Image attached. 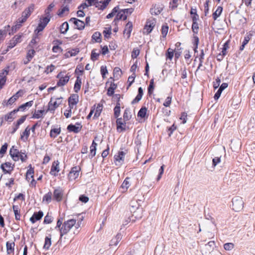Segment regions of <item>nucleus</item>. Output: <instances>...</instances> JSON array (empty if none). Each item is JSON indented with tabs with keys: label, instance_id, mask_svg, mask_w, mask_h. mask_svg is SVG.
Instances as JSON below:
<instances>
[{
	"label": "nucleus",
	"instance_id": "50",
	"mask_svg": "<svg viewBox=\"0 0 255 255\" xmlns=\"http://www.w3.org/2000/svg\"><path fill=\"white\" fill-rule=\"evenodd\" d=\"M119 9V7L118 6L115 7L113 9L112 12L107 15V18L109 19L113 17L116 14V13L118 12Z\"/></svg>",
	"mask_w": 255,
	"mask_h": 255
},
{
	"label": "nucleus",
	"instance_id": "40",
	"mask_svg": "<svg viewBox=\"0 0 255 255\" xmlns=\"http://www.w3.org/2000/svg\"><path fill=\"white\" fill-rule=\"evenodd\" d=\"M17 112V110H16V109H14L9 113H8L7 115L5 117V120L6 121H9L11 122L13 119V116Z\"/></svg>",
	"mask_w": 255,
	"mask_h": 255
},
{
	"label": "nucleus",
	"instance_id": "3",
	"mask_svg": "<svg viewBox=\"0 0 255 255\" xmlns=\"http://www.w3.org/2000/svg\"><path fill=\"white\" fill-rule=\"evenodd\" d=\"M61 97L57 98L55 99V101H53V98H51L48 103V108L46 112L50 111L51 113H54L55 110L61 104Z\"/></svg>",
	"mask_w": 255,
	"mask_h": 255
},
{
	"label": "nucleus",
	"instance_id": "16",
	"mask_svg": "<svg viewBox=\"0 0 255 255\" xmlns=\"http://www.w3.org/2000/svg\"><path fill=\"white\" fill-rule=\"evenodd\" d=\"M43 216V213L41 211L38 212H34L32 217L30 218V221L32 223H34L36 221L40 220Z\"/></svg>",
	"mask_w": 255,
	"mask_h": 255
},
{
	"label": "nucleus",
	"instance_id": "46",
	"mask_svg": "<svg viewBox=\"0 0 255 255\" xmlns=\"http://www.w3.org/2000/svg\"><path fill=\"white\" fill-rule=\"evenodd\" d=\"M50 18L46 16H42L40 18L39 23H41L42 25H44L45 27L50 20Z\"/></svg>",
	"mask_w": 255,
	"mask_h": 255
},
{
	"label": "nucleus",
	"instance_id": "11",
	"mask_svg": "<svg viewBox=\"0 0 255 255\" xmlns=\"http://www.w3.org/2000/svg\"><path fill=\"white\" fill-rule=\"evenodd\" d=\"M63 196V190L59 187L55 189L53 192V198L57 202H60L62 200Z\"/></svg>",
	"mask_w": 255,
	"mask_h": 255
},
{
	"label": "nucleus",
	"instance_id": "60",
	"mask_svg": "<svg viewBox=\"0 0 255 255\" xmlns=\"http://www.w3.org/2000/svg\"><path fill=\"white\" fill-rule=\"evenodd\" d=\"M198 23L197 22H193L192 25V30L194 33L197 34L198 32Z\"/></svg>",
	"mask_w": 255,
	"mask_h": 255
},
{
	"label": "nucleus",
	"instance_id": "58",
	"mask_svg": "<svg viewBox=\"0 0 255 255\" xmlns=\"http://www.w3.org/2000/svg\"><path fill=\"white\" fill-rule=\"evenodd\" d=\"M35 53V51L34 49H30L28 51L26 57L28 59H29L30 60L33 58Z\"/></svg>",
	"mask_w": 255,
	"mask_h": 255
},
{
	"label": "nucleus",
	"instance_id": "37",
	"mask_svg": "<svg viewBox=\"0 0 255 255\" xmlns=\"http://www.w3.org/2000/svg\"><path fill=\"white\" fill-rule=\"evenodd\" d=\"M12 208L14 213L15 219L16 220H19L20 219V214L18 206L13 205Z\"/></svg>",
	"mask_w": 255,
	"mask_h": 255
},
{
	"label": "nucleus",
	"instance_id": "5",
	"mask_svg": "<svg viewBox=\"0 0 255 255\" xmlns=\"http://www.w3.org/2000/svg\"><path fill=\"white\" fill-rule=\"evenodd\" d=\"M22 34H18L13 37V38L10 40L8 45L7 46V49L2 54L6 53L9 50L14 47L18 43L21 41V38L22 37Z\"/></svg>",
	"mask_w": 255,
	"mask_h": 255
},
{
	"label": "nucleus",
	"instance_id": "41",
	"mask_svg": "<svg viewBox=\"0 0 255 255\" xmlns=\"http://www.w3.org/2000/svg\"><path fill=\"white\" fill-rule=\"evenodd\" d=\"M94 5L99 9L101 10H103L107 6L104 2H102L101 1H99V0L95 1Z\"/></svg>",
	"mask_w": 255,
	"mask_h": 255
},
{
	"label": "nucleus",
	"instance_id": "31",
	"mask_svg": "<svg viewBox=\"0 0 255 255\" xmlns=\"http://www.w3.org/2000/svg\"><path fill=\"white\" fill-rule=\"evenodd\" d=\"M127 18V16L125 15V13L124 11H123L122 10L118 11L116 18L114 19V21H116V20H119L122 19H123V20H126Z\"/></svg>",
	"mask_w": 255,
	"mask_h": 255
},
{
	"label": "nucleus",
	"instance_id": "1",
	"mask_svg": "<svg viewBox=\"0 0 255 255\" xmlns=\"http://www.w3.org/2000/svg\"><path fill=\"white\" fill-rule=\"evenodd\" d=\"M76 221V219H71L64 222L60 229V239H61L64 235L67 234L73 226H75L76 228L79 227V222H78L77 223Z\"/></svg>",
	"mask_w": 255,
	"mask_h": 255
},
{
	"label": "nucleus",
	"instance_id": "2",
	"mask_svg": "<svg viewBox=\"0 0 255 255\" xmlns=\"http://www.w3.org/2000/svg\"><path fill=\"white\" fill-rule=\"evenodd\" d=\"M233 209L236 212L242 210L244 207V202L242 197L236 196L232 199Z\"/></svg>",
	"mask_w": 255,
	"mask_h": 255
},
{
	"label": "nucleus",
	"instance_id": "59",
	"mask_svg": "<svg viewBox=\"0 0 255 255\" xmlns=\"http://www.w3.org/2000/svg\"><path fill=\"white\" fill-rule=\"evenodd\" d=\"M22 23L18 22L17 20V23L15 25L13 26L11 28V33L13 34V33L15 32L18 29H19L21 26Z\"/></svg>",
	"mask_w": 255,
	"mask_h": 255
},
{
	"label": "nucleus",
	"instance_id": "38",
	"mask_svg": "<svg viewBox=\"0 0 255 255\" xmlns=\"http://www.w3.org/2000/svg\"><path fill=\"white\" fill-rule=\"evenodd\" d=\"M130 179L129 177H127L125 180L124 181L123 184L121 185V188L125 190L124 191H126L127 190L128 188L130 186V183L129 181V180Z\"/></svg>",
	"mask_w": 255,
	"mask_h": 255
},
{
	"label": "nucleus",
	"instance_id": "17",
	"mask_svg": "<svg viewBox=\"0 0 255 255\" xmlns=\"http://www.w3.org/2000/svg\"><path fill=\"white\" fill-rule=\"evenodd\" d=\"M59 162L58 160L55 161L53 162L51 168L50 170V174L54 176H56L57 173L59 171Z\"/></svg>",
	"mask_w": 255,
	"mask_h": 255
},
{
	"label": "nucleus",
	"instance_id": "4",
	"mask_svg": "<svg viewBox=\"0 0 255 255\" xmlns=\"http://www.w3.org/2000/svg\"><path fill=\"white\" fill-rule=\"evenodd\" d=\"M34 9V6L31 5L26 8L22 13L21 17L18 19V22L23 23L27 18L30 15Z\"/></svg>",
	"mask_w": 255,
	"mask_h": 255
},
{
	"label": "nucleus",
	"instance_id": "19",
	"mask_svg": "<svg viewBox=\"0 0 255 255\" xmlns=\"http://www.w3.org/2000/svg\"><path fill=\"white\" fill-rule=\"evenodd\" d=\"M97 144L96 143L95 140H93L92 145L90 146V153L89 155L90 158H92L95 156L96 153V147Z\"/></svg>",
	"mask_w": 255,
	"mask_h": 255
},
{
	"label": "nucleus",
	"instance_id": "13",
	"mask_svg": "<svg viewBox=\"0 0 255 255\" xmlns=\"http://www.w3.org/2000/svg\"><path fill=\"white\" fill-rule=\"evenodd\" d=\"M155 25V21L154 19L148 20L144 28V29L146 30L145 32L147 34L150 33Z\"/></svg>",
	"mask_w": 255,
	"mask_h": 255
},
{
	"label": "nucleus",
	"instance_id": "27",
	"mask_svg": "<svg viewBox=\"0 0 255 255\" xmlns=\"http://www.w3.org/2000/svg\"><path fill=\"white\" fill-rule=\"evenodd\" d=\"M81 79L78 76L74 84V90L75 92L78 93L80 91L81 89Z\"/></svg>",
	"mask_w": 255,
	"mask_h": 255
},
{
	"label": "nucleus",
	"instance_id": "56",
	"mask_svg": "<svg viewBox=\"0 0 255 255\" xmlns=\"http://www.w3.org/2000/svg\"><path fill=\"white\" fill-rule=\"evenodd\" d=\"M193 38H194L193 45L194 46V51H195V52H196L197 51V49L198 48V43L199 42V39L197 36L194 35L193 36Z\"/></svg>",
	"mask_w": 255,
	"mask_h": 255
},
{
	"label": "nucleus",
	"instance_id": "55",
	"mask_svg": "<svg viewBox=\"0 0 255 255\" xmlns=\"http://www.w3.org/2000/svg\"><path fill=\"white\" fill-rule=\"evenodd\" d=\"M234 244L232 243H226L224 245V248L226 251H231L234 248Z\"/></svg>",
	"mask_w": 255,
	"mask_h": 255
},
{
	"label": "nucleus",
	"instance_id": "7",
	"mask_svg": "<svg viewBox=\"0 0 255 255\" xmlns=\"http://www.w3.org/2000/svg\"><path fill=\"white\" fill-rule=\"evenodd\" d=\"M34 169L31 166L30 168L27 171L26 173V179L29 181L32 179L30 182V185L32 186H35L36 183V181L33 178Z\"/></svg>",
	"mask_w": 255,
	"mask_h": 255
},
{
	"label": "nucleus",
	"instance_id": "15",
	"mask_svg": "<svg viewBox=\"0 0 255 255\" xmlns=\"http://www.w3.org/2000/svg\"><path fill=\"white\" fill-rule=\"evenodd\" d=\"M126 121H123V119L121 118H118L116 121L117 124V129L118 131L121 132L126 130Z\"/></svg>",
	"mask_w": 255,
	"mask_h": 255
},
{
	"label": "nucleus",
	"instance_id": "47",
	"mask_svg": "<svg viewBox=\"0 0 255 255\" xmlns=\"http://www.w3.org/2000/svg\"><path fill=\"white\" fill-rule=\"evenodd\" d=\"M223 8L221 6L218 7L216 10L213 13V17L214 20L217 19V18L221 15Z\"/></svg>",
	"mask_w": 255,
	"mask_h": 255
},
{
	"label": "nucleus",
	"instance_id": "8",
	"mask_svg": "<svg viewBox=\"0 0 255 255\" xmlns=\"http://www.w3.org/2000/svg\"><path fill=\"white\" fill-rule=\"evenodd\" d=\"M69 21L70 23L74 24L76 26V28L79 30H82L85 28V24L84 22L76 18H71Z\"/></svg>",
	"mask_w": 255,
	"mask_h": 255
},
{
	"label": "nucleus",
	"instance_id": "25",
	"mask_svg": "<svg viewBox=\"0 0 255 255\" xmlns=\"http://www.w3.org/2000/svg\"><path fill=\"white\" fill-rule=\"evenodd\" d=\"M101 53V51L96 49L92 50L91 55V59L93 61H95L98 59L99 56Z\"/></svg>",
	"mask_w": 255,
	"mask_h": 255
},
{
	"label": "nucleus",
	"instance_id": "24",
	"mask_svg": "<svg viewBox=\"0 0 255 255\" xmlns=\"http://www.w3.org/2000/svg\"><path fill=\"white\" fill-rule=\"evenodd\" d=\"M69 78V76H65V77H61L57 83V86L61 87L65 85L68 82Z\"/></svg>",
	"mask_w": 255,
	"mask_h": 255
},
{
	"label": "nucleus",
	"instance_id": "57",
	"mask_svg": "<svg viewBox=\"0 0 255 255\" xmlns=\"http://www.w3.org/2000/svg\"><path fill=\"white\" fill-rule=\"evenodd\" d=\"M122 74V70L119 67H115L114 69V76L115 77L118 78Z\"/></svg>",
	"mask_w": 255,
	"mask_h": 255
},
{
	"label": "nucleus",
	"instance_id": "33",
	"mask_svg": "<svg viewBox=\"0 0 255 255\" xmlns=\"http://www.w3.org/2000/svg\"><path fill=\"white\" fill-rule=\"evenodd\" d=\"M102 109L103 106L102 105H100V104H98L95 110V114L93 117V119H97L100 116L102 112Z\"/></svg>",
	"mask_w": 255,
	"mask_h": 255
},
{
	"label": "nucleus",
	"instance_id": "35",
	"mask_svg": "<svg viewBox=\"0 0 255 255\" xmlns=\"http://www.w3.org/2000/svg\"><path fill=\"white\" fill-rule=\"evenodd\" d=\"M117 86L114 83H111L110 87L108 89L107 95L109 96H112L114 93V90L117 88Z\"/></svg>",
	"mask_w": 255,
	"mask_h": 255
},
{
	"label": "nucleus",
	"instance_id": "51",
	"mask_svg": "<svg viewBox=\"0 0 255 255\" xmlns=\"http://www.w3.org/2000/svg\"><path fill=\"white\" fill-rule=\"evenodd\" d=\"M229 41H227L223 45V47L221 52L222 56H224L227 54V50L229 48Z\"/></svg>",
	"mask_w": 255,
	"mask_h": 255
},
{
	"label": "nucleus",
	"instance_id": "53",
	"mask_svg": "<svg viewBox=\"0 0 255 255\" xmlns=\"http://www.w3.org/2000/svg\"><path fill=\"white\" fill-rule=\"evenodd\" d=\"M44 28V25H42L41 23H39L37 28L34 30V34H37L39 35V32L42 31Z\"/></svg>",
	"mask_w": 255,
	"mask_h": 255
},
{
	"label": "nucleus",
	"instance_id": "28",
	"mask_svg": "<svg viewBox=\"0 0 255 255\" xmlns=\"http://www.w3.org/2000/svg\"><path fill=\"white\" fill-rule=\"evenodd\" d=\"M15 244L14 242H7L6 244V250L8 254H10L14 252Z\"/></svg>",
	"mask_w": 255,
	"mask_h": 255
},
{
	"label": "nucleus",
	"instance_id": "52",
	"mask_svg": "<svg viewBox=\"0 0 255 255\" xmlns=\"http://www.w3.org/2000/svg\"><path fill=\"white\" fill-rule=\"evenodd\" d=\"M53 219V217L51 216V215H49V213H47L44 218L43 223L46 224H50L52 222Z\"/></svg>",
	"mask_w": 255,
	"mask_h": 255
},
{
	"label": "nucleus",
	"instance_id": "42",
	"mask_svg": "<svg viewBox=\"0 0 255 255\" xmlns=\"http://www.w3.org/2000/svg\"><path fill=\"white\" fill-rule=\"evenodd\" d=\"M51 245V236L50 237H46L45 238V243L43 246L44 249L46 250L49 249Z\"/></svg>",
	"mask_w": 255,
	"mask_h": 255
},
{
	"label": "nucleus",
	"instance_id": "26",
	"mask_svg": "<svg viewBox=\"0 0 255 255\" xmlns=\"http://www.w3.org/2000/svg\"><path fill=\"white\" fill-rule=\"evenodd\" d=\"M79 101V97L77 94H73L68 99V103L76 105Z\"/></svg>",
	"mask_w": 255,
	"mask_h": 255
},
{
	"label": "nucleus",
	"instance_id": "9",
	"mask_svg": "<svg viewBox=\"0 0 255 255\" xmlns=\"http://www.w3.org/2000/svg\"><path fill=\"white\" fill-rule=\"evenodd\" d=\"M163 8V4L161 3L155 4L150 9L152 15H158L161 13Z\"/></svg>",
	"mask_w": 255,
	"mask_h": 255
},
{
	"label": "nucleus",
	"instance_id": "61",
	"mask_svg": "<svg viewBox=\"0 0 255 255\" xmlns=\"http://www.w3.org/2000/svg\"><path fill=\"white\" fill-rule=\"evenodd\" d=\"M135 76V74L133 73L130 76L128 77V82L129 83V84L127 87V89H128L134 82Z\"/></svg>",
	"mask_w": 255,
	"mask_h": 255
},
{
	"label": "nucleus",
	"instance_id": "14",
	"mask_svg": "<svg viewBox=\"0 0 255 255\" xmlns=\"http://www.w3.org/2000/svg\"><path fill=\"white\" fill-rule=\"evenodd\" d=\"M0 168L4 174H10L11 172L13 170V167L11 166V164L8 162L1 164L0 165Z\"/></svg>",
	"mask_w": 255,
	"mask_h": 255
},
{
	"label": "nucleus",
	"instance_id": "54",
	"mask_svg": "<svg viewBox=\"0 0 255 255\" xmlns=\"http://www.w3.org/2000/svg\"><path fill=\"white\" fill-rule=\"evenodd\" d=\"M154 80L152 79L150 81V84L148 87V94L150 95L152 93L153 91L154 90Z\"/></svg>",
	"mask_w": 255,
	"mask_h": 255
},
{
	"label": "nucleus",
	"instance_id": "29",
	"mask_svg": "<svg viewBox=\"0 0 255 255\" xmlns=\"http://www.w3.org/2000/svg\"><path fill=\"white\" fill-rule=\"evenodd\" d=\"M33 102L32 101L26 102V103L20 106L18 109H16V110H17V112L19 111H23L26 109L27 107H31L33 105Z\"/></svg>",
	"mask_w": 255,
	"mask_h": 255
},
{
	"label": "nucleus",
	"instance_id": "6",
	"mask_svg": "<svg viewBox=\"0 0 255 255\" xmlns=\"http://www.w3.org/2000/svg\"><path fill=\"white\" fill-rule=\"evenodd\" d=\"M81 168L79 166H76L72 167L68 174V178L70 181L75 180L79 175Z\"/></svg>",
	"mask_w": 255,
	"mask_h": 255
},
{
	"label": "nucleus",
	"instance_id": "36",
	"mask_svg": "<svg viewBox=\"0 0 255 255\" xmlns=\"http://www.w3.org/2000/svg\"><path fill=\"white\" fill-rule=\"evenodd\" d=\"M121 104L119 102H117L116 106L114 108V116L116 118H117L119 117V116L120 115L121 113Z\"/></svg>",
	"mask_w": 255,
	"mask_h": 255
},
{
	"label": "nucleus",
	"instance_id": "43",
	"mask_svg": "<svg viewBox=\"0 0 255 255\" xmlns=\"http://www.w3.org/2000/svg\"><path fill=\"white\" fill-rule=\"evenodd\" d=\"M44 112L45 111L43 110L35 111L32 116V118L34 119H39L42 117V115Z\"/></svg>",
	"mask_w": 255,
	"mask_h": 255
},
{
	"label": "nucleus",
	"instance_id": "34",
	"mask_svg": "<svg viewBox=\"0 0 255 255\" xmlns=\"http://www.w3.org/2000/svg\"><path fill=\"white\" fill-rule=\"evenodd\" d=\"M52 196V193L51 192H49L43 197L42 202L49 204L51 201Z\"/></svg>",
	"mask_w": 255,
	"mask_h": 255
},
{
	"label": "nucleus",
	"instance_id": "18",
	"mask_svg": "<svg viewBox=\"0 0 255 255\" xmlns=\"http://www.w3.org/2000/svg\"><path fill=\"white\" fill-rule=\"evenodd\" d=\"M9 154L14 161H17L19 157V151L13 146L9 150Z\"/></svg>",
	"mask_w": 255,
	"mask_h": 255
},
{
	"label": "nucleus",
	"instance_id": "44",
	"mask_svg": "<svg viewBox=\"0 0 255 255\" xmlns=\"http://www.w3.org/2000/svg\"><path fill=\"white\" fill-rule=\"evenodd\" d=\"M101 33L99 32H96L93 34L92 38L96 42H100L101 41Z\"/></svg>",
	"mask_w": 255,
	"mask_h": 255
},
{
	"label": "nucleus",
	"instance_id": "49",
	"mask_svg": "<svg viewBox=\"0 0 255 255\" xmlns=\"http://www.w3.org/2000/svg\"><path fill=\"white\" fill-rule=\"evenodd\" d=\"M168 31V26L167 24L163 25L161 28V33L163 38L166 37Z\"/></svg>",
	"mask_w": 255,
	"mask_h": 255
},
{
	"label": "nucleus",
	"instance_id": "39",
	"mask_svg": "<svg viewBox=\"0 0 255 255\" xmlns=\"http://www.w3.org/2000/svg\"><path fill=\"white\" fill-rule=\"evenodd\" d=\"M69 29V24L67 22H64L60 26V32L63 34H65L67 32Z\"/></svg>",
	"mask_w": 255,
	"mask_h": 255
},
{
	"label": "nucleus",
	"instance_id": "48",
	"mask_svg": "<svg viewBox=\"0 0 255 255\" xmlns=\"http://www.w3.org/2000/svg\"><path fill=\"white\" fill-rule=\"evenodd\" d=\"M131 117V115H130V112L129 110L128 109H126L125 110L124 115H123V118L124 121H128L130 119Z\"/></svg>",
	"mask_w": 255,
	"mask_h": 255
},
{
	"label": "nucleus",
	"instance_id": "22",
	"mask_svg": "<svg viewBox=\"0 0 255 255\" xmlns=\"http://www.w3.org/2000/svg\"><path fill=\"white\" fill-rule=\"evenodd\" d=\"M132 29V24L131 22L129 21L126 25L124 33V34H126L128 35V37H129L130 36Z\"/></svg>",
	"mask_w": 255,
	"mask_h": 255
},
{
	"label": "nucleus",
	"instance_id": "30",
	"mask_svg": "<svg viewBox=\"0 0 255 255\" xmlns=\"http://www.w3.org/2000/svg\"><path fill=\"white\" fill-rule=\"evenodd\" d=\"M60 128H52L50 130V136L51 137L55 138L58 135H59L60 133Z\"/></svg>",
	"mask_w": 255,
	"mask_h": 255
},
{
	"label": "nucleus",
	"instance_id": "12",
	"mask_svg": "<svg viewBox=\"0 0 255 255\" xmlns=\"http://www.w3.org/2000/svg\"><path fill=\"white\" fill-rule=\"evenodd\" d=\"M82 126L79 123H76L75 125L70 124L67 127V130L74 133H78L82 129Z\"/></svg>",
	"mask_w": 255,
	"mask_h": 255
},
{
	"label": "nucleus",
	"instance_id": "23",
	"mask_svg": "<svg viewBox=\"0 0 255 255\" xmlns=\"http://www.w3.org/2000/svg\"><path fill=\"white\" fill-rule=\"evenodd\" d=\"M9 67L7 66L4 69L0 71V80H4L5 82L6 80V76L8 75L9 72Z\"/></svg>",
	"mask_w": 255,
	"mask_h": 255
},
{
	"label": "nucleus",
	"instance_id": "10",
	"mask_svg": "<svg viewBox=\"0 0 255 255\" xmlns=\"http://www.w3.org/2000/svg\"><path fill=\"white\" fill-rule=\"evenodd\" d=\"M126 153L123 151H119L118 154L114 156L115 161L117 165H121L124 161Z\"/></svg>",
	"mask_w": 255,
	"mask_h": 255
},
{
	"label": "nucleus",
	"instance_id": "63",
	"mask_svg": "<svg viewBox=\"0 0 255 255\" xmlns=\"http://www.w3.org/2000/svg\"><path fill=\"white\" fill-rule=\"evenodd\" d=\"M182 48H179V49H174V53H175V58L177 59L180 56L182 53Z\"/></svg>",
	"mask_w": 255,
	"mask_h": 255
},
{
	"label": "nucleus",
	"instance_id": "32",
	"mask_svg": "<svg viewBox=\"0 0 255 255\" xmlns=\"http://www.w3.org/2000/svg\"><path fill=\"white\" fill-rule=\"evenodd\" d=\"M55 5L53 3H50L47 8L45 10V16L48 17L49 18H51V15L50 14V12L52 11L53 8L54 7Z\"/></svg>",
	"mask_w": 255,
	"mask_h": 255
},
{
	"label": "nucleus",
	"instance_id": "20",
	"mask_svg": "<svg viewBox=\"0 0 255 255\" xmlns=\"http://www.w3.org/2000/svg\"><path fill=\"white\" fill-rule=\"evenodd\" d=\"M122 236L120 234H118L115 236L114 238H113L110 243V246H117L118 243L120 242V241L122 240Z\"/></svg>",
	"mask_w": 255,
	"mask_h": 255
},
{
	"label": "nucleus",
	"instance_id": "45",
	"mask_svg": "<svg viewBox=\"0 0 255 255\" xmlns=\"http://www.w3.org/2000/svg\"><path fill=\"white\" fill-rule=\"evenodd\" d=\"M147 112V108L145 107H142L137 114V116L141 118H145Z\"/></svg>",
	"mask_w": 255,
	"mask_h": 255
},
{
	"label": "nucleus",
	"instance_id": "64",
	"mask_svg": "<svg viewBox=\"0 0 255 255\" xmlns=\"http://www.w3.org/2000/svg\"><path fill=\"white\" fill-rule=\"evenodd\" d=\"M39 41V35L34 34L32 39L31 40L30 43L33 44H35Z\"/></svg>",
	"mask_w": 255,
	"mask_h": 255
},
{
	"label": "nucleus",
	"instance_id": "62",
	"mask_svg": "<svg viewBox=\"0 0 255 255\" xmlns=\"http://www.w3.org/2000/svg\"><path fill=\"white\" fill-rule=\"evenodd\" d=\"M79 52V51L78 49H73L67 52V56H68L69 55H70V56H75L78 54Z\"/></svg>",
	"mask_w": 255,
	"mask_h": 255
},
{
	"label": "nucleus",
	"instance_id": "21",
	"mask_svg": "<svg viewBox=\"0 0 255 255\" xmlns=\"http://www.w3.org/2000/svg\"><path fill=\"white\" fill-rule=\"evenodd\" d=\"M30 129L29 127H27L25 129L24 131L22 133L20 136V139L23 141H26L29 136Z\"/></svg>",
	"mask_w": 255,
	"mask_h": 255
}]
</instances>
